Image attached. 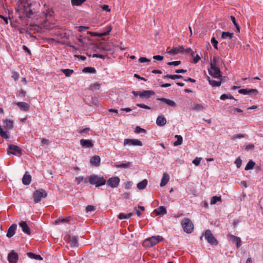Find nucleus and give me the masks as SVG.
<instances>
[{"instance_id":"7","label":"nucleus","mask_w":263,"mask_h":263,"mask_svg":"<svg viewBox=\"0 0 263 263\" xmlns=\"http://www.w3.org/2000/svg\"><path fill=\"white\" fill-rule=\"evenodd\" d=\"M123 145L128 146H142L141 141L137 139H125L124 140Z\"/></svg>"},{"instance_id":"62","label":"nucleus","mask_w":263,"mask_h":263,"mask_svg":"<svg viewBox=\"0 0 263 263\" xmlns=\"http://www.w3.org/2000/svg\"><path fill=\"white\" fill-rule=\"evenodd\" d=\"M254 145L250 144L247 145L246 146L245 149L247 151H249V150L253 149L254 148Z\"/></svg>"},{"instance_id":"34","label":"nucleus","mask_w":263,"mask_h":263,"mask_svg":"<svg viewBox=\"0 0 263 263\" xmlns=\"http://www.w3.org/2000/svg\"><path fill=\"white\" fill-rule=\"evenodd\" d=\"M175 137L177 138V140L174 142V146H178L182 143V137L180 135H175Z\"/></svg>"},{"instance_id":"30","label":"nucleus","mask_w":263,"mask_h":263,"mask_svg":"<svg viewBox=\"0 0 263 263\" xmlns=\"http://www.w3.org/2000/svg\"><path fill=\"white\" fill-rule=\"evenodd\" d=\"M234 37V33H230L229 32H224L223 31L221 33V39H229L231 40H233Z\"/></svg>"},{"instance_id":"19","label":"nucleus","mask_w":263,"mask_h":263,"mask_svg":"<svg viewBox=\"0 0 263 263\" xmlns=\"http://www.w3.org/2000/svg\"><path fill=\"white\" fill-rule=\"evenodd\" d=\"M31 181V176L28 173V172H26L25 174L23 176L22 179L23 183L24 185H28L30 183Z\"/></svg>"},{"instance_id":"55","label":"nucleus","mask_w":263,"mask_h":263,"mask_svg":"<svg viewBox=\"0 0 263 263\" xmlns=\"http://www.w3.org/2000/svg\"><path fill=\"white\" fill-rule=\"evenodd\" d=\"M83 180V177L82 176L77 177L75 178V181L78 184H80Z\"/></svg>"},{"instance_id":"4","label":"nucleus","mask_w":263,"mask_h":263,"mask_svg":"<svg viewBox=\"0 0 263 263\" xmlns=\"http://www.w3.org/2000/svg\"><path fill=\"white\" fill-rule=\"evenodd\" d=\"M183 230L186 233H191L194 230V225L192 221L189 218H184L181 221Z\"/></svg>"},{"instance_id":"64","label":"nucleus","mask_w":263,"mask_h":263,"mask_svg":"<svg viewBox=\"0 0 263 263\" xmlns=\"http://www.w3.org/2000/svg\"><path fill=\"white\" fill-rule=\"evenodd\" d=\"M41 143L42 144H46V145H48L49 142V140L47 139H45V138H42V140H41Z\"/></svg>"},{"instance_id":"33","label":"nucleus","mask_w":263,"mask_h":263,"mask_svg":"<svg viewBox=\"0 0 263 263\" xmlns=\"http://www.w3.org/2000/svg\"><path fill=\"white\" fill-rule=\"evenodd\" d=\"M255 164V163L253 161H252V160H250L249 161V162H248V163L247 164V165L245 168V170L246 171L252 170Z\"/></svg>"},{"instance_id":"47","label":"nucleus","mask_w":263,"mask_h":263,"mask_svg":"<svg viewBox=\"0 0 263 263\" xmlns=\"http://www.w3.org/2000/svg\"><path fill=\"white\" fill-rule=\"evenodd\" d=\"M168 65H174V66H178L181 64L180 61H173V62H169L167 63Z\"/></svg>"},{"instance_id":"8","label":"nucleus","mask_w":263,"mask_h":263,"mask_svg":"<svg viewBox=\"0 0 263 263\" xmlns=\"http://www.w3.org/2000/svg\"><path fill=\"white\" fill-rule=\"evenodd\" d=\"M7 153L8 154H12L16 156H20L22 154L21 148L18 146L13 144L9 145Z\"/></svg>"},{"instance_id":"53","label":"nucleus","mask_w":263,"mask_h":263,"mask_svg":"<svg viewBox=\"0 0 263 263\" xmlns=\"http://www.w3.org/2000/svg\"><path fill=\"white\" fill-rule=\"evenodd\" d=\"M184 52L186 53H190L192 57L194 55V52L190 48H187L185 50L184 49Z\"/></svg>"},{"instance_id":"26","label":"nucleus","mask_w":263,"mask_h":263,"mask_svg":"<svg viewBox=\"0 0 263 263\" xmlns=\"http://www.w3.org/2000/svg\"><path fill=\"white\" fill-rule=\"evenodd\" d=\"M154 212L156 213L157 215H164L166 214L167 213L165 208L163 206H159L157 209L155 210Z\"/></svg>"},{"instance_id":"57","label":"nucleus","mask_w":263,"mask_h":263,"mask_svg":"<svg viewBox=\"0 0 263 263\" xmlns=\"http://www.w3.org/2000/svg\"><path fill=\"white\" fill-rule=\"evenodd\" d=\"M139 61L140 63H144V62H150V60H149L145 57H140L139 59Z\"/></svg>"},{"instance_id":"50","label":"nucleus","mask_w":263,"mask_h":263,"mask_svg":"<svg viewBox=\"0 0 263 263\" xmlns=\"http://www.w3.org/2000/svg\"><path fill=\"white\" fill-rule=\"evenodd\" d=\"M19 74L16 71H13L12 72V78L15 80L16 81L19 78Z\"/></svg>"},{"instance_id":"20","label":"nucleus","mask_w":263,"mask_h":263,"mask_svg":"<svg viewBox=\"0 0 263 263\" xmlns=\"http://www.w3.org/2000/svg\"><path fill=\"white\" fill-rule=\"evenodd\" d=\"M20 226L22 228V231L27 234H30V229L28 226L26 222L22 221L20 223Z\"/></svg>"},{"instance_id":"1","label":"nucleus","mask_w":263,"mask_h":263,"mask_svg":"<svg viewBox=\"0 0 263 263\" xmlns=\"http://www.w3.org/2000/svg\"><path fill=\"white\" fill-rule=\"evenodd\" d=\"M164 240V238L160 236H154L146 239L143 242V245L147 247H151L160 241Z\"/></svg>"},{"instance_id":"6","label":"nucleus","mask_w":263,"mask_h":263,"mask_svg":"<svg viewBox=\"0 0 263 263\" xmlns=\"http://www.w3.org/2000/svg\"><path fill=\"white\" fill-rule=\"evenodd\" d=\"M204 236L205 239L207 240L209 243L213 245H217L218 241L213 236L210 230H206L203 235L200 237V239L202 240L203 236Z\"/></svg>"},{"instance_id":"54","label":"nucleus","mask_w":263,"mask_h":263,"mask_svg":"<svg viewBox=\"0 0 263 263\" xmlns=\"http://www.w3.org/2000/svg\"><path fill=\"white\" fill-rule=\"evenodd\" d=\"M132 93L135 96H139L141 98H142V91H132Z\"/></svg>"},{"instance_id":"13","label":"nucleus","mask_w":263,"mask_h":263,"mask_svg":"<svg viewBox=\"0 0 263 263\" xmlns=\"http://www.w3.org/2000/svg\"><path fill=\"white\" fill-rule=\"evenodd\" d=\"M157 100L161 101L162 102L164 103L166 105H167L169 107H176V103L173 100H171L169 99H166L165 98H158L157 99Z\"/></svg>"},{"instance_id":"16","label":"nucleus","mask_w":263,"mask_h":263,"mask_svg":"<svg viewBox=\"0 0 263 263\" xmlns=\"http://www.w3.org/2000/svg\"><path fill=\"white\" fill-rule=\"evenodd\" d=\"M17 225L16 224H12L8 229L7 233V237L8 238L12 237L15 233L16 230Z\"/></svg>"},{"instance_id":"11","label":"nucleus","mask_w":263,"mask_h":263,"mask_svg":"<svg viewBox=\"0 0 263 263\" xmlns=\"http://www.w3.org/2000/svg\"><path fill=\"white\" fill-rule=\"evenodd\" d=\"M80 144L83 148H92L94 146L92 140L91 139H81Z\"/></svg>"},{"instance_id":"40","label":"nucleus","mask_w":263,"mask_h":263,"mask_svg":"<svg viewBox=\"0 0 263 263\" xmlns=\"http://www.w3.org/2000/svg\"><path fill=\"white\" fill-rule=\"evenodd\" d=\"M86 0H71V3L72 6H81L83 3L86 2Z\"/></svg>"},{"instance_id":"39","label":"nucleus","mask_w":263,"mask_h":263,"mask_svg":"<svg viewBox=\"0 0 263 263\" xmlns=\"http://www.w3.org/2000/svg\"><path fill=\"white\" fill-rule=\"evenodd\" d=\"M0 136L5 139H8L9 138V135L8 132L4 131L1 126H0Z\"/></svg>"},{"instance_id":"51","label":"nucleus","mask_w":263,"mask_h":263,"mask_svg":"<svg viewBox=\"0 0 263 263\" xmlns=\"http://www.w3.org/2000/svg\"><path fill=\"white\" fill-rule=\"evenodd\" d=\"M71 218L70 217H67L64 218L59 219L56 221V222L58 221H61L62 222H69Z\"/></svg>"},{"instance_id":"58","label":"nucleus","mask_w":263,"mask_h":263,"mask_svg":"<svg viewBox=\"0 0 263 263\" xmlns=\"http://www.w3.org/2000/svg\"><path fill=\"white\" fill-rule=\"evenodd\" d=\"M153 58L156 60L162 61L163 59V57L160 55H157L153 56Z\"/></svg>"},{"instance_id":"60","label":"nucleus","mask_w":263,"mask_h":263,"mask_svg":"<svg viewBox=\"0 0 263 263\" xmlns=\"http://www.w3.org/2000/svg\"><path fill=\"white\" fill-rule=\"evenodd\" d=\"M89 28V27L81 26L79 27L78 31L80 32H82L84 30H86Z\"/></svg>"},{"instance_id":"2","label":"nucleus","mask_w":263,"mask_h":263,"mask_svg":"<svg viewBox=\"0 0 263 263\" xmlns=\"http://www.w3.org/2000/svg\"><path fill=\"white\" fill-rule=\"evenodd\" d=\"M89 182L91 184L95 185L96 187H99L105 184L106 180L103 177L93 175L89 176Z\"/></svg>"},{"instance_id":"46","label":"nucleus","mask_w":263,"mask_h":263,"mask_svg":"<svg viewBox=\"0 0 263 263\" xmlns=\"http://www.w3.org/2000/svg\"><path fill=\"white\" fill-rule=\"evenodd\" d=\"M135 133L139 134L140 133H145L146 130L139 126H136L135 128Z\"/></svg>"},{"instance_id":"14","label":"nucleus","mask_w":263,"mask_h":263,"mask_svg":"<svg viewBox=\"0 0 263 263\" xmlns=\"http://www.w3.org/2000/svg\"><path fill=\"white\" fill-rule=\"evenodd\" d=\"M238 92L243 95H256L258 92L256 89H240L238 90Z\"/></svg>"},{"instance_id":"12","label":"nucleus","mask_w":263,"mask_h":263,"mask_svg":"<svg viewBox=\"0 0 263 263\" xmlns=\"http://www.w3.org/2000/svg\"><path fill=\"white\" fill-rule=\"evenodd\" d=\"M18 259V254L14 251H12L8 255V260L9 263H16Z\"/></svg>"},{"instance_id":"41","label":"nucleus","mask_w":263,"mask_h":263,"mask_svg":"<svg viewBox=\"0 0 263 263\" xmlns=\"http://www.w3.org/2000/svg\"><path fill=\"white\" fill-rule=\"evenodd\" d=\"M221 197H217L216 196H213L211 199L210 201V204H215L217 201H221Z\"/></svg>"},{"instance_id":"63","label":"nucleus","mask_w":263,"mask_h":263,"mask_svg":"<svg viewBox=\"0 0 263 263\" xmlns=\"http://www.w3.org/2000/svg\"><path fill=\"white\" fill-rule=\"evenodd\" d=\"M183 77L181 75L173 74L172 75V79L175 80L176 79H182Z\"/></svg>"},{"instance_id":"10","label":"nucleus","mask_w":263,"mask_h":263,"mask_svg":"<svg viewBox=\"0 0 263 263\" xmlns=\"http://www.w3.org/2000/svg\"><path fill=\"white\" fill-rule=\"evenodd\" d=\"M96 48L100 51H111V48L108 43L101 42L96 45Z\"/></svg>"},{"instance_id":"48","label":"nucleus","mask_w":263,"mask_h":263,"mask_svg":"<svg viewBox=\"0 0 263 263\" xmlns=\"http://www.w3.org/2000/svg\"><path fill=\"white\" fill-rule=\"evenodd\" d=\"M201 160V158L196 157L195 159H194L192 162L194 164H195L196 166H197L199 164L200 161Z\"/></svg>"},{"instance_id":"24","label":"nucleus","mask_w":263,"mask_h":263,"mask_svg":"<svg viewBox=\"0 0 263 263\" xmlns=\"http://www.w3.org/2000/svg\"><path fill=\"white\" fill-rule=\"evenodd\" d=\"M229 237L230 239L234 242L236 243V245L237 248H238L241 245V239L239 237L235 236L233 235L230 234Z\"/></svg>"},{"instance_id":"35","label":"nucleus","mask_w":263,"mask_h":263,"mask_svg":"<svg viewBox=\"0 0 263 263\" xmlns=\"http://www.w3.org/2000/svg\"><path fill=\"white\" fill-rule=\"evenodd\" d=\"M133 215L132 213H129L127 214H125L124 213H121L118 215V218L120 219H128L131 217V216Z\"/></svg>"},{"instance_id":"9","label":"nucleus","mask_w":263,"mask_h":263,"mask_svg":"<svg viewBox=\"0 0 263 263\" xmlns=\"http://www.w3.org/2000/svg\"><path fill=\"white\" fill-rule=\"evenodd\" d=\"M120 181V179L118 177H113L106 181V183L108 186L115 188L118 186Z\"/></svg>"},{"instance_id":"23","label":"nucleus","mask_w":263,"mask_h":263,"mask_svg":"<svg viewBox=\"0 0 263 263\" xmlns=\"http://www.w3.org/2000/svg\"><path fill=\"white\" fill-rule=\"evenodd\" d=\"M170 177L167 173H164L160 184V186H165L169 181Z\"/></svg>"},{"instance_id":"3","label":"nucleus","mask_w":263,"mask_h":263,"mask_svg":"<svg viewBox=\"0 0 263 263\" xmlns=\"http://www.w3.org/2000/svg\"><path fill=\"white\" fill-rule=\"evenodd\" d=\"M47 196V193L45 190L40 189L35 190L33 194L34 202L35 203H37L41 201L42 198H46Z\"/></svg>"},{"instance_id":"38","label":"nucleus","mask_w":263,"mask_h":263,"mask_svg":"<svg viewBox=\"0 0 263 263\" xmlns=\"http://www.w3.org/2000/svg\"><path fill=\"white\" fill-rule=\"evenodd\" d=\"M130 165H131V163L128 162L127 163H123V164H118L117 163H115V166L117 168H126L130 167Z\"/></svg>"},{"instance_id":"5","label":"nucleus","mask_w":263,"mask_h":263,"mask_svg":"<svg viewBox=\"0 0 263 263\" xmlns=\"http://www.w3.org/2000/svg\"><path fill=\"white\" fill-rule=\"evenodd\" d=\"M210 68L208 69L209 74L215 78H221L222 76L219 68L214 63H210Z\"/></svg>"},{"instance_id":"44","label":"nucleus","mask_w":263,"mask_h":263,"mask_svg":"<svg viewBox=\"0 0 263 263\" xmlns=\"http://www.w3.org/2000/svg\"><path fill=\"white\" fill-rule=\"evenodd\" d=\"M241 163L242 161L240 158H237L234 162V163L235 164L237 168H239L241 166Z\"/></svg>"},{"instance_id":"56","label":"nucleus","mask_w":263,"mask_h":263,"mask_svg":"<svg viewBox=\"0 0 263 263\" xmlns=\"http://www.w3.org/2000/svg\"><path fill=\"white\" fill-rule=\"evenodd\" d=\"M23 49L24 51L26 52L29 55L31 54V51L29 49V48L25 45L23 46Z\"/></svg>"},{"instance_id":"37","label":"nucleus","mask_w":263,"mask_h":263,"mask_svg":"<svg viewBox=\"0 0 263 263\" xmlns=\"http://www.w3.org/2000/svg\"><path fill=\"white\" fill-rule=\"evenodd\" d=\"M61 70L67 77H70L74 72L72 69H62Z\"/></svg>"},{"instance_id":"43","label":"nucleus","mask_w":263,"mask_h":263,"mask_svg":"<svg viewBox=\"0 0 263 263\" xmlns=\"http://www.w3.org/2000/svg\"><path fill=\"white\" fill-rule=\"evenodd\" d=\"M92 58H99L100 59H104L105 58H107L108 56H107V54L102 55V54H93L92 55Z\"/></svg>"},{"instance_id":"17","label":"nucleus","mask_w":263,"mask_h":263,"mask_svg":"<svg viewBox=\"0 0 263 263\" xmlns=\"http://www.w3.org/2000/svg\"><path fill=\"white\" fill-rule=\"evenodd\" d=\"M69 243L71 248L78 247L79 246L78 237L77 236H69Z\"/></svg>"},{"instance_id":"29","label":"nucleus","mask_w":263,"mask_h":263,"mask_svg":"<svg viewBox=\"0 0 263 263\" xmlns=\"http://www.w3.org/2000/svg\"><path fill=\"white\" fill-rule=\"evenodd\" d=\"M4 126L8 129H11L13 126V122L11 120L5 119L3 120Z\"/></svg>"},{"instance_id":"36","label":"nucleus","mask_w":263,"mask_h":263,"mask_svg":"<svg viewBox=\"0 0 263 263\" xmlns=\"http://www.w3.org/2000/svg\"><path fill=\"white\" fill-rule=\"evenodd\" d=\"M230 18H231V20L232 21V22H233V24L235 25V26L236 28V31L238 32H239L240 27L238 23L237 22L235 17L234 16L231 15Z\"/></svg>"},{"instance_id":"61","label":"nucleus","mask_w":263,"mask_h":263,"mask_svg":"<svg viewBox=\"0 0 263 263\" xmlns=\"http://www.w3.org/2000/svg\"><path fill=\"white\" fill-rule=\"evenodd\" d=\"M0 18H2L3 20H4V21L5 22V23L6 24H8V20L10 18V17H9V18H8L7 17L4 16L3 15H2L1 14H0Z\"/></svg>"},{"instance_id":"25","label":"nucleus","mask_w":263,"mask_h":263,"mask_svg":"<svg viewBox=\"0 0 263 263\" xmlns=\"http://www.w3.org/2000/svg\"><path fill=\"white\" fill-rule=\"evenodd\" d=\"M101 159L98 156H94L90 159V163L92 165L99 166L100 163Z\"/></svg>"},{"instance_id":"18","label":"nucleus","mask_w":263,"mask_h":263,"mask_svg":"<svg viewBox=\"0 0 263 263\" xmlns=\"http://www.w3.org/2000/svg\"><path fill=\"white\" fill-rule=\"evenodd\" d=\"M21 110L27 111L29 110L30 108L29 105L24 102H18L15 103Z\"/></svg>"},{"instance_id":"49","label":"nucleus","mask_w":263,"mask_h":263,"mask_svg":"<svg viewBox=\"0 0 263 263\" xmlns=\"http://www.w3.org/2000/svg\"><path fill=\"white\" fill-rule=\"evenodd\" d=\"M96 208L93 205H88L86 208V212H93L95 210Z\"/></svg>"},{"instance_id":"45","label":"nucleus","mask_w":263,"mask_h":263,"mask_svg":"<svg viewBox=\"0 0 263 263\" xmlns=\"http://www.w3.org/2000/svg\"><path fill=\"white\" fill-rule=\"evenodd\" d=\"M211 43L212 44L214 48H215L216 49H218V47H217L218 42H217V41L216 40L215 37H212L211 39Z\"/></svg>"},{"instance_id":"15","label":"nucleus","mask_w":263,"mask_h":263,"mask_svg":"<svg viewBox=\"0 0 263 263\" xmlns=\"http://www.w3.org/2000/svg\"><path fill=\"white\" fill-rule=\"evenodd\" d=\"M167 52L171 54H177L179 52H184V48L183 46H179L177 48H174L172 49L168 47L167 49Z\"/></svg>"},{"instance_id":"21","label":"nucleus","mask_w":263,"mask_h":263,"mask_svg":"<svg viewBox=\"0 0 263 263\" xmlns=\"http://www.w3.org/2000/svg\"><path fill=\"white\" fill-rule=\"evenodd\" d=\"M156 123L159 126H164L166 123V119L163 116L160 115L156 120Z\"/></svg>"},{"instance_id":"22","label":"nucleus","mask_w":263,"mask_h":263,"mask_svg":"<svg viewBox=\"0 0 263 263\" xmlns=\"http://www.w3.org/2000/svg\"><path fill=\"white\" fill-rule=\"evenodd\" d=\"M155 94V92L153 90H143L142 91V99H148Z\"/></svg>"},{"instance_id":"28","label":"nucleus","mask_w":263,"mask_h":263,"mask_svg":"<svg viewBox=\"0 0 263 263\" xmlns=\"http://www.w3.org/2000/svg\"><path fill=\"white\" fill-rule=\"evenodd\" d=\"M147 183V180L145 179L143 180L142 181L138 183L137 185V187L139 190H144L146 187Z\"/></svg>"},{"instance_id":"31","label":"nucleus","mask_w":263,"mask_h":263,"mask_svg":"<svg viewBox=\"0 0 263 263\" xmlns=\"http://www.w3.org/2000/svg\"><path fill=\"white\" fill-rule=\"evenodd\" d=\"M27 256L31 258H33L36 260H43V258L41 257L40 255H37L35 254H34L32 252H28L27 253Z\"/></svg>"},{"instance_id":"52","label":"nucleus","mask_w":263,"mask_h":263,"mask_svg":"<svg viewBox=\"0 0 263 263\" xmlns=\"http://www.w3.org/2000/svg\"><path fill=\"white\" fill-rule=\"evenodd\" d=\"M136 106H137L140 108H142L147 109H151V108L149 106L146 105L144 104H137Z\"/></svg>"},{"instance_id":"59","label":"nucleus","mask_w":263,"mask_h":263,"mask_svg":"<svg viewBox=\"0 0 263 263\" xmlns=\"http://www.w3.org/2000/svg\"><path fill=\"white\" fill-rule=\"evenodd\" d=\"M99 86H100V84H99L98 83L94 84L91 85L90 89H91V90H93L98 89Z\"/></svg>"},{"instance_id":"32","label":"nucleus","mask_w":263,"mask_h":263,"mask_svg":"<svg viewBox=\"0 0 263 263\" xmlns=\"http://www.w3.org/2000/svg\"><path fill=\"white\" fill-rule=\"evenodd\" d=\"M82 71L84 73H95L96 72V70L93 67H85L83 69Z\"/></svg>"},{"instance_id":"27","label":"nucleus","mask_w":263,"mask_h":263,"mask_svg":"<svg viewBox=\"0 0 263 263\" xmlns=\"http://www.w3.org/2000/svg\"><path fill=\"white\" fill-rule=\"evenodd\" d=\"M207 80L209 81V84L213 87H219L221 84V81L211 80L209 76L207 77Z\"/></svg>"},{"instance_id":"42","label":"nucleus","mask_w":263,"mask_h":263,"mask_svg":"<svg viewBox=\"0 0 263 263\" xmlns=\"http://www.w3.org/2000/svg\"><path fill=\"white\" fill-rule=\"evenodd\" d=\"M193 109L196 110H201L204 109V107L202 104H195L193 106Z\"/></svg>"}]
</instances>
